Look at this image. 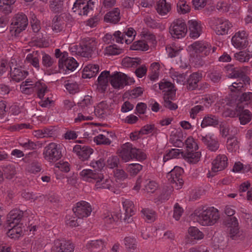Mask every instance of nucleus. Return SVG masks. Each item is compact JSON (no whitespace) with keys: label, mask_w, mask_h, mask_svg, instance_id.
Segmentation results:
<instances>
[{"label":"nucleus","mask_w":252,"mask_h":252,"mask_svg":"<svg viewBox=\"0 0 252 252\" xmlns=\"http://www.w3.org/2000/svg\"><path fill=\"white\" fill-rule=\"evenodd\" d=\"M191 216L203 226L212 225L216 223L220 218L218 210L214 207L205 210L204 208H198L194 210Z\"/></svg>","instance_id":"1"},{"label":"nucleus","mask_w":252,"mask_h":252,"mask_svg":"<svg viewBox=\"0 0 252 252\" xmlns=\"http://www.w3.org/2000/svg\"><path fill=\"white\" fill-rule=\"evenodd\" d=\"M83 180L95 183L96 189H107L112 188V181L109 179H104L102 174L94 172L91 169L83 170L80 173Z\"/></svg>","instance_id":"2"},{"label":"nucleus","mask_w":252,"mask_h":252,"mask_svg":"<svg viewBox=\"0 0 252 252\" xmlns=\"http://www.w3.org/2000/svg\"><path fill=\"white\" fill-rule=\"evenodd\" d=\"M119 156L125 162L132 158L142 161L146 158V155L140 149L133 147L132 144L126 143L118 150Z\"/></svg>","instance_id":"3"},{"label":"nucleus","mask_w":252,"mask_h":252,"mask_svg":"<svg viewBox=\"0 0 252 252\" xmlns=\"http://www.w3.org/2000/svg\"><path fill=\"white\" fill-rule=\"evenodd\" d=\"M28 24L27 16L23 13L16 14L12 19L10 27V31L12 35L18 36L25 30Z\"/></svg>","instance_id":"4"},{"label":"nucleus","mask_w":252,"mask_h":252,"mask_svg":"<svg viewBox=\"0 0 252 252\" xmlns=\"http://www.w3.org/2000/svg\"><path fill=\"white\" fill-rule=\"evenodd\" d=\"M44 158L49 162H55L61 158L62 152L58 145L50 143L44 148L43 152Z\"/></svg>","instance_id":"5"},{"label":"nucleus","mask_w":252,"mask_h":252,"mask_svg":"<svg viewBox=\"0 0 252 252\" xmlns=\"http://www.w3.org/2000/svg\"><path fill=\"white\" fill-rule=\"evenodd\" d=\"M169 30L172 37L178 39L184 37L188 31L184 20L181 19L175 20L171 23Z\"/></svg>","instance_id":"6"},{"label":"nucleus","mask_w":252,"mask_h":252,"mask_svg":"<svg viewBox=\"0 0 252 252\" xmlns=\"http://www.w3.org/2000/svg\"><path fill=\"white\" fill-rule=\"evenodd\" d=\"M184 172L183 169L177 166H174L167 175V178L169 181L172 184V188L178 189L182 188L184 181L180 177Z\"/></svg>","instance_id":"7"},{"label":"nucleus","mask_w":252,"mask_h":252,"mask_svg":"<svg viewBox=\"0 0 252 252\" xmlns=\"http://www.w3.org/2000/svg\"><path fill=\"white\" fill-rule=\"evenodd\" d=\"M77 106L79 109L85 114H90L93 112V100L91 96L87 95L82 97L79 96L77 98Z\"/></svg>","instance_id":"8"},{"label":"nucleus","mask_w":252,"mask_h":252,"mask_svg":"<svg viewBox=\"0 0 252 252\" xmlns=\"http://www.w3.org/2000/svg\"><path fill=\"white\" fill-rule=\"evenodd\" d=\"M134 204L132 201L126 200L123 202L124 211L121 212L120 220L125 223H129L132 221V216L134 215Z\"/></svg>","instance_id":"9"},{"label":"nucleus","mask_w":252,"mask_h":252,"mask_svg":"<svg viewBox=\"0 0 252 252\" xmlns=\"http://www.w3.org/2000/svg\"><path fill=\"white\" fill-rule=\"evenodd\" d=\"M96 42L93 38H87L84 40L80 47L79 52L80 55L86 58L91 57L92 53L96 49Z\"/></svg>","instance_id":"10"},{"label":"nucleus","mask_w":252,"mask_h":252,"mask_svg":"<svg viewBox=\"0 0 252 252\" xmlns=\"http://www.w3.org/2000/svg\"><path fill=\"white\" fill-rule=\"evenodd\" d=\"M93 5L94 2L91 0H76L72 9L74 12L80 10L79 12L80 15H87L93 10Z\"/></svg>","instance_id":"11"},{"label":"nucleus","mask_w":252,"mask_h":252,"mask_svg":"<svg viewBox=\"0 0 252 252\" xmlns=\"http://www.w3.org/2000/svg\"><path fill=\"white\" fill-rule=\"evenodd\" d=\"M72 210L78 218L88 217L92 211L90 204L85 201L77 203L76 207L73 208Z\"/></svg>","instance_id":"12"},{"label":"nucleus","mask_w":252,"mask_h":252,"mask_svg":"<svg viewBox=\"0 0 252 252\" xmlns=\"http://www.w3.org/2000/svg\"><path fill=\"white\" fill-rule=\"evenodd\" d=\"M110 83L115 89L123 88L128 85L127 76L123 73L116 72L110 77Z\"/></svg>","instance_id":"13"},{"label":"nucleus","mask_w":252,"mask_h":252,"mask_svg":"<svg viewBox=\"0 0 252 252\" xmlns=\"http://www.w3.org/2000/svg\"><path fill=\"white\" fill-rule=\"evenodd\" d=\"M54 244L57 252H73L74 249V246L72 242L64 239H56Z\"/></svg>","instance_id":"14"},{"label":"nucleus","mask_w":252,"mask_h":252,"mask_svg":"<svg viewBox=\"0 0 252 252\" xmlns=\"http://www.w3.org/2000/svg\"><path fill=\"white\" fill-rule=\"evenodd\" d=\"M73 151L81 160L85 161L88 159L94 151L89 146L76 145L73 147Z\"/></svg>","instance_id":"15"},{"label":"nucleus","mask_w":252,"mask_h":252,"mask_svg":"<svg viewBox=\"0 0 252 252\" xmlns=\"http://www.w3.org/2000/svg\"><path fill=\"white\" fill-rule=\"evenodd\" d=\"M227 158L224 155H219L212 162V170L217 172L224 169L227 166Z\"/></svg>","instance_id":"16"},{"label":"nucleus","mask_w":252,"mask_h":252,"mask_svg":"<svg viewBox=\"0 0 252 252\" xmlns=\"http://www.w3.org/2000/svg\"><path fill=\"white\" fill-rule=\"evenodd\" d=\"M24 215V211L18 209H14L9 213L7 220V227L12 226V224H18Z\"/></svg>","instance_id":"17"},{"label":"nucleus","mask_w":252,"mask_h":252,"mask_svg":"<svg viewBox=\"0 0 252 252\" xmlns=\"http://www.w3.org/2000/svg\"><path fill=\"white\" fill-rule=\"evenodd\" d=\"M111 76L109 71L105 70L102 71L98 76L97 89L101 93H104L106 91L108 85V78L110 80Z\"/></svg>","instance_id":"18"},{"label":"nucleus","mask_w":252,"mask_h":252,"mask_svg":"<svg viewBox=\"0 0 252 252\" xmlns=\"http://www.w3.org/2000/svg\"><path fill=\"white\" fill-rule=\"evenodd\" d=\"M232 27V24L229 21L218 19L214 30L218 35H223L227 34L229 29Z\"/></svg>","instance_id":"19"},{"label":"nucleus","mask_w":252,"mask_h":252,"mask_svg":"<svg viewBox=\"0 0 252 252\" xmlns=\"http://www.w3.org/2000/svg\"><path fill=\"white\" fill-rule=\"evenodd\" d=\"M120 10L114 8L108 12L104 16V21L113 24H117L120 20Z\"/></svg>","instance_id":"20"},{"label":"nucleus","mask_w":252,"mask_h":252,"mask_svg":"<svg viewBox=\"0 0 252 252\" xmlns=\"http://www.w3.org/2000/svg\"><path fill=\"white\" fill-rule=\"evenodd\" d=\"M202 74L199 72H193L189 75L186 81L187 88L189 90H194L198 88V82L201 80Z\"/></svg>","instance_id":"21"},{"label":"nucleus","mask_w":252,"mask_h":252,"mask_svg":"<svg viewBox=\"0 0 252 252\" xmlns=\"http://www.w3.org/2000/svg\"><path fill=\"white\" fill-rule=\"evenodd\" d=\"M190 37L196 38L199 36L201 32V24L197 21L190 20L188 21Z\"/></svg>","instance_id":"22"},{"label":"nucleus","mask_w":252,"mask_h":252,"mask_svg":"<svg viewBox=\"0 0 252 252\" xmlns=\"http://www.w3.org/2000/svg\"><path fill=\"white\" fill-rule=\"evenodd\" d=\"M190 46L195 53H202L206 56L209 54L211 50V46L207 43L200 41L194 42Z\"/></svg>","instance_id":"23"},{"label":"nucleus","mask_w":252,"mask_h":252,"mask_svg":"<svg viewBox=\"0 0 252 252\" xmlns=\"http://www.w3.org/2000/svg\"><path fill=\"white\" fill-rule=\"evenodd\" d=\"M181 155L188 162L192 164L198 162L201 157V152H200L181 151Z\"/></svg>","instance_id":"24"},{"label":"nucleus","mask_w":252,"mask_h":252,"mask_svg":"<svg viewBox=\"0 0 252 252\" xmlns=\"http://www.w3.org/2000/svg\"><path fill=\"white\" fill-rule=\"evenodd\" d=\"M201 140L208 150L212 152H216L219 148V142L217 140L213 139L211 136H201Z\"/></svg>","instance_id":"25"},{"label":"nucleus","mask_w":252,"mask_h":252,"mask_svg":"<svg viewBox=\"0 0 252 252\" xmlns=\"http://www.w3.org/2000/svg\"><path fill=\"white\" fill-rule=\"evenodd\" d=\"M99 65L97 64H88L82 71V78H91L95 76L99 71Z\"/></svg>","instance_id":"26"},{"label":"nucleus","mask_w":252,"mask_h":252,"mask_svg":"<svg viewBox=\"0 0 252 252\" xmlns=\"http://www.w3.org/2000/svg\"><path fill=\"white\" fill-rule=\"evenodd\" d=\"M10 76L12 80L17 82H19L21 81L24 79L26 76L28 75V72L21 69L20 68H14L13 70L12 69V67L10 65Z\"/></svg>","instance_id":"27"},{"label":"nucleus","mask_w":252,"mask_h":252,"mask_svg":"<svg viewBox=\"0 0 252 252\" xmlns=\"http://www.w3.org/2000/svg\"><path fill=\"white\" fill-rule=\"evenodd\" d=\"M235 210L231 208V206H227L225 209V213L227 215L224 220L225 224L226 225H234L238 224V220L236 217H233L235 214Z\"/></svg>","instance_id":"28"},{"label":"nucleus","mask_w":252,"mask_h":252,"mask_svg":"<svg viewBox=\"0 0 252 252\" xmlns=\"http://www.w3.org/2000/svg\"><path fill=\"white\" fill-rule=\"evenodd\" d=\"M40 54H42V50H37L29 54L26 57V61L28 63H30L36 68L39 67V59L40 58Z\"/></svg>","instance_id":"29"},{"label":"nucleus","mask_w":252,"mask_h":252,"mask_svg":"<svg viewBox=\"0 0 252 252\" xmlns=\"http://www.w3.org/2000/svg\"><path fill=\"white\" fill-rule=\"evenodd\" d=\"M104 246V242L101 240H92L86 244V248L91 252H97L102 250Z\"/></svg>","instance_id":"30"},{"label":"nucleus","mask_w":252,"mask_h":252,"mask_svg":"<svg viewBox=\"0 0 252 252\" xmlns=\"http://www.w3.org/2000/svg\"><path fill=\"white\" fill-rule=\"evenodd\" d=\"M219 123L218 118L213 115H208L206 116L201 124V126L202 128L208 126H215Z\"/></svg>","instance_id":"31"},{"label":"nucleus","mask_w":252,"mask_h":252,"mask_svg":"<svg viewBox=\"0 0 252 252\" xmlns=\"http://www.w3.org/2000/svg\"><path fill=\"white\" fill-rule=\"evenodd\" d=\"M64 23L61 16L56 15L53 19L52 30L56 32L62 31L64 28Z\"/></svg>","instance_id":"32"},{"label":"nucleus","mask_w":252,"mask_h":252,"mask_svg":"<svg viewBox=\"0 0 252 252\" xmlns=\"http://www.w3.org/2000/svg\"><path fill=\"white\" fill-rule=\"evenodd\" d=\"M171 9L170 4L165 0H159L157 4L156 10L161 15L166 14Z\"/></svg>","instance_id":"33"},{"label":"nucleus","mask_w":252,"mask_h":252,"mask_svg":"<svg viewBox=\"0 0 252 252\" xmlns=\"http://www.w3.org/2000/svg\"><path fill=\"white\" fill-rule=\"evenodd\" d=\"M16 0H0V10L5 14L11 12L12 5Z\"/></svg>","instance_id":"34"},{"label":"nucleus","mask_w":252,"mask_h":252,"mask_svg":"<svg viewBox=\"0 0 252 252\" xmlns=\"http://www.w3.org/2000/svg\"><path fill=\"white\" fill-rule=\"evenodd\" d=\"M231 41L232 44L237 48H245L248 44L247 38H242L238 34H235L232 37Z\"/></svg>","instance_id":"35"},{"label":"nucleus","mask_w":252,"mask_h":252,"mask_svg":"<svg viewBox=\"0 0 252 252\" xmlns=\"http://www.w3.org/2000/svg\"><path fill=\"white\" fill-rule=\"evenodd\" d=\"M34 88L36 89L37 96L40 99L44 98L45 94L49 92L47 86L40 81H37L34 84Z\"/></svg>","instance_id":"36"},{"label":"nucleus","mask_w":252,"mask_h":252,"mask_svg":"<svg viewBox=\"0 0 252 252\" xmlns=\"http://www.w3.org/2000/svg\"><path fill=\"white\" fill-rule=\"evenodd\" d=\"M141 63L139 58L126 57L123 59L122 65L125 67H136Z\"/></svg>","instance_id":"37"},{"label":"nucleus","mask_w":252,"mask_h":252,"mask_svg":"<svg viewBox=\"0 0 252 252\" xmlns=\"http://www.w3.org/2000/svg\"><path fill=\"white\" fill-rule=\"evenodd\" d=\"M125 37V35L122 34L120 31H118L115 32L113 35L109 33L106 34L104 39L106 40L110 39L111 40H113V41L115 40L117 43H123V40ZM104 41L106 40H104Z\"/></svg>","instance_id":"38"},{"label":"nucleus","mask_w":252,"mask_h":252,"mask_svg":"<svg viewBox=\"0 0 252 252\" xmlns=\"http://www.w3.org/2000/svg\"><path fill=\"white\" fill-rule=\"evenodd\" d=\"M50 9L54 13H61L63 10V3L62 0H51Z\"/></svg>","instance_id":"39"},{"label":"nucleus","mask_w":252,"mask_h":252,"mask_svg":"<svg viewBox=\"0 0 252 252\" xmlns=\"http://www.w3.org/2000/svg\"><path fill=\"white\" fill-rule=\"evenodd\" d=\"M252 57V54L250 53L249 51L247 52L245 51H241L234 54V57L240 62H247Z\"/></svg>","instance_id":"40"},{"label":"nucleus","mask_w":252,"mask_h":252,"mask_svg":"<svg viewBox=\"0 0 252 252\" xmlns=\"http://www.w3.org/2000/svg\"><path fill=\"white\" fill-rule=\"evenodd\" d=\"M78 63L72 57L66 59L64 61L63 66H65L66 69L71 71L75 70L78 67Z\"/></svg>","instance_id":"41"},{"label":"nucleus","mask_w":252,"mask_h":252,"mask_svg":"<svg viewBox=\"0 0 252 252\" xmlns=\"http://www.w3.org/2000/svg\"><path fill=\"white\" fill-rule=\"evenodd\" d=\"M238 226V224L236 226L234 225H229V236L232 240H238L241 235Z\"/></svg>","instance_id":"42"},{"label":"nucleus","mask_w":252,"mask_h":252,"mask_svg":"<svg viewBox=\"0 0 252 252\" xmlns=\"http://www.w3.org/2000/svg\"><path fill=\"white\" fill-rule=\"evenodd\" d=\"M180 150L177 149H172L166 151V154L163 157V161L165 162L170 159L177 158L180 154Z\"/></svg>","instance_id":"43"},{"label":"nucleus","mask_w":252,"mask_h":252,"mask_svg":"<svg viewBox=\"0 0 252 252\" xmlns=\"http://www.w3.org/2000/svg\"><path fill=\"white\" fill-rule=\"evenodd\" d=\"M40 58L42 57V63L46 67L52 66L54 63V60L50 56L42 51V54H40Z\"/></svg>","instance_id":"44"},{"label":"nucleus","mask_w":252,"mask_h":252,"mask_svg":"<svg viewBox=\"0 0 252 252\" xmlns=\"http://www.w3.org/2000/svg\"><path fill=\"white\" fill-rule=\"evenodd\" d=\"M226 145L229 152L235 151L238 147L236 138L233 136L229 137L227 141Z\"/></svg>","instance_id":"45"},{"label":"nucleus","mask_w":252,"mask_h":252,"mask_svg":"<svg viewBox=\"0 0 252 252\" xmlns=\"http://www.w3.org/2000/svg\"><path fill=\"white\" fill-rule=\"evenodd\" d=\"M188 232L194 239L199 240L203 238V234L196 227H190L188 229Z\"/></svg>","instance_id":"46"},{"label":"nucleus","mask_w":252,"mask_h":252,"mask_svg":"<svg viewBox=\"0 0 252 252\" xmlns=\"http://www.w3.org/2000/svg\"><path fill=\"white\" fill-rule=\"evenodd\" d=\"M177 9L178 13L186 14L189 11L190 7L186 4V1L185 0H182L177 3Z\"/></svg>","instance_id":"47"},{"label":"nucleus","mask_w":252,"mask_h":252,"mask_svg":"<svg viewBox=\"0 0 252 252\" xmlns=\"http://www.w3.org/2000/svg\"><path fill=\"white\" fill-rule=\"evenodd\" d=\"M185 144L186 145V151H196L198 149V146L196 142L192 137H189L186 140Z\"/></svg>","instance_id":"48"},{"label":"nucleus","mask_w":252,"mask_h":252,"mask_svg":"<svg viewBox=\"0 0 252 252\" xmlns=\"http://www.w3.org/2000/svg\"><path fill=\"white\" fill-rule=\"evenodd\" d=\"M142 165L138 163H131L128 165L127 170L131 175L135 176L142 169Z\"/></svg>","instance_id":"49"},{"label":"nucleus","mask_w":252,"mask_h":252,"mask_svg":"<svg viewBox=\"0 0 252 252\" xmlns=\"http://www.w3.org/2000/svg\"><path fill=\"white\" fill-rule=\"evenodd\" d=\"M102 219L104 221L105 225L107 227H111V225L113 224L116 222V219L114 218L112 213L110 212H107L103 215Z\"/></svg>","instance_id":"50"},{"label":"nucleus","mask_w":252,"mask_h":252,"mask_svg":"<svg viewBox=\"0 0 252 252\" xmlns=\"http://www.w3.org/2000/svg\"><path fill=\"white\" fill-rule=\"evenodd\" d=\"M3 171L6 178L11 179L16 174V170L14 166L7 165L3 168Z\"/></svg>","instance_id":"51"},{"label":"nucleus","mask_w":252,"mask_h":252,"mask_svg":"<svg viewBox=\"0 0 252 252\" xmlns=\"http://www.w3.org/2000/svg\"><path fill=\"white\" fill-rule=\"evenodd\" d=\"M245 113L238 115L240 124L244 125L248 123L251 120L252 114L250 111H245Z\"/></svg>","instance_id":"52"},{"label":"nucleus","mask_w":252,"mask_h":252,"mask_svg":"<svg viewBox=\"0 0 252 252\" xmlns=\"http://www.w3.org/2000/svg\"><path fill=\"white\" fill-rule=\"evenodd\" d=\"M90 165L95 170L101 171L105 165L104 159L100 158L98 160L92 161L90 163Z\"/></svg>","instance_id":"53"},{"label":"nucleus","mask_w":252,"mask_h":252,"mask_svg":"<svg viewBox=\"0 0 252 252\" xmlns=\"http://www.w3.org/2000/svg\"><path fill=\"white\" fill-rule=\"evenodd\" d=\"M119 162L120 159L117 156H112L107 159V166L110 168L118 167Z\"/></svg>","instance_id":"54"},{"label":"nucleus","mask_w":252,"mask_h":252,"mask_svg":"<svg viewBox=\"0 0 252 252\" xmlns=\"http://www.w3.org/2000/svg\"><path fill=\"white\" fill-rule=\"evenodd\" d=\"M144 217H145L148 221H154L155 220V212L148 209H143L141 211Z\"/></svg>","instance_id":"55"},{"label":"nucleus","mask_w":252,"mask_h":252,"mask_svg":"<svg viewBox=\"0 0 252 252\" xmlns=\"http://www.w3.org/2000/svg\"><path fill=\"white\" fill-rule=\"evenodd\" d=\"M105 51L107 54L109 55H119L122 52L121 49L118 48L115 44L110 45L105 48Z\"/></svg>","instance_id":"56"},{"label":"nucleus","mask_w":252,"mask_h":252,"mask_svg":"<svg viewBox=\"0 0 252 252\" xmlns=\"http://www.w3.org/2000/svg\"><path fill=\"white\" fill-rule=\"evenodd\" d=\"M94 141L97 145H110L111 141L103 134H99L94 138Z\"/></svg>","instance_id":"57"},{"label":"nucleus","mask_w":252,"mask_h":252,"mask_svg":"<svg viewBox=\"0 0 252 252\" xmlns=\"http://www.w3.org/2000/svg\"><path fill=\"white\" fill-rule=\"evenodd\" d=\"M158 188V184L155 182L150 181L145 186L144 189L148 193H153Z\"/></svg>","instance_id":"58"},{"label":"nucleus","mask_w":252,"mask_h":252,"mask_svg":"<svg viewBox=\"0 0 252 252\" xmlns=\"http://www.w3.org/2000/svg\"><path fill=\"white\" fill-rule=\"evenodd\" d=\"M133 50L147 51L148 50L149 46L144 41H138L133 45Z\"/></svg>","instance_id":"59"},{"label":"nucleus","mask_w":252,"mask_h":252,"mask_svg":"<svg viewBox=\"0 0 252 252\" xmlns=\"http://www.w3.org/2000/svg\"><path fill=\"white\" fill-rule=\"evenodd\" d=\"M174 77L173 78V79L174 81H176V82L179 84H182V83L185 82L186 77L187 76V73H180L178 72H176L174 75Z\"/></svg>","instance_id":"60"},{"label":"nucleus","mask_w":252,"mask_h":252,"mask_svg":"<svg viewBox=\"0 0 252 252\" xmlns=\"http://www.w3.org/2000/svg\"><path fill=\"white\" fill-rule=\"evenodd\" d=\"M65 88L71 94H74L79 91V87L76 82L67 83L65 84Z\"/></svg>","instance_id":"61"},{"label":"nucleus","mask_w":252,"mask_h":252,"mask_svg":"<svg viewBox=\"0 0 252 252\" xmlns=\"http://www.w3.org/2000/svg\"><path fill=\"white\" fill-rule=\"evenodd\" d=\"M183 213V209L181 207L179 204L176 203L174 207V214L173 218L176 220H178L181 217Z\"/></svg>","instance_id":"62"},{"label":"nucleus","mask_w":252,"mask_h":252,"mask_svg":"<svg viewBox=\"0 0 252 252\" xmlns=\"http://www.w3.org/2000/svg\"><path fill=\"white\" fill-rule=\"evenodd\" d=\"M174 85L170 82L165 81L159 83V89L164 92H168L173 89Z\"/></svg>","instance_id":"63"},{"label":"nucleus","mask_w":252,"mask_h":252,"mask_svg":"<svg viewBox=\"0 0 252 252\" xmlns=\"http://www.w3.org/2000/svg\"><path fill=\"white\" fill-rule=\"evenodd\" d=\"M217 9L221 12H227L229 10V5L225 2L223 0H220L218 2L216 5Z\"/></svg>","instance_id":"64"}]
</instances>
